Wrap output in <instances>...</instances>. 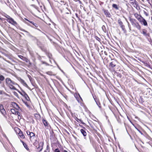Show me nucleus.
I'll use <instances>...</instances> for the list:
<instances>
[{"label": "nucleus", "mask_w": 152, "mask_h": 152, "mask_svg": "<svg viewBox=\"0 0 152 152\" xmlns=\"http://www.w3.org/2000/svg\"><path fill=\"white\" fill-rule=\"evenodd\" d=\"M0 20H3V18H2L1 17H0Z\"/></svg>", "instance_id": "49"}, {"label": "nucleus", "mask_w": 152, "mask_h": 152, "mask_svg": "<svg viewBox=\"0 0 152 152\" xmlns=\"http://www.w3.org/2000/svg\"><path fill=\"white\" fill-rule=\"evenodd\" d=\"M34 116L36 118V119L39 120L40 118V116L39 114H36L34 115Z\"/></svg>", "instance_id": "27"}, {"label": "nucleus", "mask_w": 152, "mask_h": 152, "mask_svg": "<svg viewBox=\"0 0 152 152\" xmlns=\"http://www.w3.org/2000/svg\"><path fill=\"white\" fill-rule=\"evenodd\" d=\"M112 7L113 8H114L116 10H118L119 9V8L118 7V5L115 4H113L112 5Z\"/></svg>", "instance_id": "25"}, {"label": "nucleus", "mask_w": 152, "mask_h": 152, "mask_svg": "<svg viewBox=\"0 0 152 152\" xmlns=\"http://www.w3.org/2000/svg\"><path fill=\"white\" fill-rule=\"evenodd\" d=\"M42 121L45 127H48V125H49V124L47 121H46L45 119L43 118L42 120Z\"/></svg>", "instance_id": "18"}, {"label": "nucleus", "mask_w": 152, "mask_h": 152, "mask_svg": "<svg viewBox=\"0 0 152 152\" xmlns=\"http://www.w3.org/2000/svg\"><path fill=\"white\" fill-rule=\"evenodd\" d=\"M50 148L48 145L47 146L46 148L44 151V152H50Z\"/></svg>", "instance_id": "26"}, {"label": "nucleus", "mask_w": 152, "mask_h": 152, "mask_svg": "<svg viewBox=\"0 0 152 152\" xmlns=\"http://www.w3.org/2000/svg\"><path fill=\"white\" fill-rule=\"evenodd\" d=\"M104 53L106 56H107L108 55V54L107 52L106 51H104Z\"/></svg>", "instance_id": "43"}, {"label": "nucleus", "mask_w": 152, "mask_h": 152, "mask_svg": "<svg viewBox=\"0 0 152 152\" xmlns=\"http://www.w3.org/2000/svg\"><path fill=\"white\" fill-rule=\"evenodd\" d=\"M20 142L22 143L24 148L28 151H29V149L28 147V145L27 144L25 143L23 141L21 140H20Z\"/></svg>", "instance_id": "20"}, {"label": "nucleus", "mask_w": 152, "mask_h": 152, "mask_svg": "<svg viewBox=\"0 0 152 152\" xmlns=\"http://www.w3.org/2000/svg\"><path fill=\"white\" fill-rule=\"evenodd\" d=\"M121 26L123 30L125 29V26L124 25H121Z\"/></svg>", "instance_id": "41"}, {"label": "nucleus", "mask_w": 152, "mask_h": 152, "mask_svg": "<svg viewBox=\"0 0 152 152\" xmlns=\"http://www.w3.org/2000/svg\"><path fill=\"white\" fill-rule=\"evenodd\" d=\"M117 63L118 62L116 60L113 59L112 61L110 63L109 66L111 69H114V68L116 66Z\"/></svg>", "instance_id": "7"}, {"label": "nucleus", "mask_w": 152, "mask_h": 152, "mask_svg": "<svg viewBox=\"0 0 152 152\" xmlns=\"http://www.w3.org/2000/svg\"><path fill=\"white\" fill-rule=\"evenodd\" d=\"M45 53L50 59H53V56L51 53H50L48 51H46Z\"/></svg>", "instance_id": "19"}, {"label": "nucleus", "mask_w": 152, "mask_h": 152, "mask_svg": "<svg viewBox=\"0 0 152 152\" xmlns=\"http://www.w3.org/2000/svg\"><path fill=\"white\" fill-rule=\"evenodd\" d=\"M18 56L21 59H22V60H23V61L26 58L25 57H24L23 56L20 55H18Z\"/></svg>", "instance_id": "28"}, {"label": "nucleus", "mask_w": 152, "mask_h": 152, "mask_svg": "<svg viewBox=\"0 0 152 152\" xmlns=\"http://www.w3.org/2000/svg\"><path fill=\"white\" fill-rule=\"evenodd\" d=\"M118 23L120 26L122 25H123V22H122V21L121 20H118Z\"/></svg>", "instance_id": "38"}, {"label": "nucleus", "mask_w": 152, "mask_h": 152, "mask_svg": "<svg viewBox=\"0 0 152 152\" xmlns=\"http://www.w3.org/2000/svg\"><path fill=\"white\" fill-rule=\"evenodd\" d=\"M74 0L75 1H79L80 2H81L80 0Z\"/></svg>", "instance_id": "47"}, {"label": "nucleus", "mask_w": 152, "mask_h": 152, "mask_svg": "<svg viewBox=\"0 0 152 152\" xmlns=\"http://www.w3.org/2000/svg\"><path fill=\"white\" fill-rule=\"evenodd\" d=\"M132 25L136 27L138 30H140L141 29V26L138 22H137Z\"/></svg>", "instance_id": "15"}, {"label": "nucleus", "mask_w": 152, "mask_h": 152, "mask_svg": "<svg viewBox=\"0 0 152 152\" xmlns=\"http://www.w3.org/2000/svg\"><path fill=\"white\" fill-rule=\"evenodd\" d=\"M139 22L145 26H148V23L146 20L142 17V19L139 21Z\"/></svg>", "instance_id": "14"}, {"label": "nucleus", "mask_w": 152, "mask_h": 152, "mask_svg": "<svg viewBox=\"0 0 152 152\" xmlns=\"http://www.w3.org/2000/svg\"><path fill=\"white\" fill-rule=\"evenodd\" d=\"M10 111L12 114L18 115V120H20L22 118V115L18 111L19 110H17L14 109H11Z\"/></svg>", "instance_id": "6"}, {"label": "nucleus", "mask_w": 152, "mask_h": 152, "mask_svg": "<svg viewBox=\"0 0 152 152\" xmlns=\"http://www.w3.org/2000/svg\"><path fill=\"white\" fill-rule=\"evenodd\" d=\"M24 61H25L26 63L27 64V66L28 67H29L32 65V63L31 62L30 60L27 58H26Z\"/></svg>", "instance_id": "16"}, {"label": "nucleus", "mask_w": 152, "mask_h": 152, "mask_svg": "<svg viewBox=\"0 0 152 152\" xmlns=\"http://www.w3.org/2000/svg\"><path fill=\"white\" fill-rule=\"evenodd\" d=\"M131 4L137 9H140V7L138 2L136 0H133L131 2Z\"/></svg>", "instance_id": "9"}, {"label": "nucleus", "mask_w": 152, "mask_h": 152, "mask_svg": "<svg viewBox=\"0 0 152 152\" xmlns=\"http://www.w3.org/2000/svg\"><path fill=\"white\" fill-rule=\"evenodd\" d=\"M4 16L7 18V21L9 23L15 26H16L17 25V23L9 15L6 14L4 15Z\"/></svg>", "instance_id": "2"}, {"label": "nucleus", "mask_w": 152, "mask_h": 152, "mask_svg": "<svg viewBox=\"0 0 152 152\" xmlns=\"http://www.w3.org/2000/svg\"><path fill=\"white\" fill-rule=\"evenodd\" d=\"M26 133L27 135L28 136L30 141L31 142L33 141L35 137V134L32 132H30L29 130H27L26 131Z\"/></svg>", "instance_id": "5"}, {"label": "nucleus", "mask_w": 152, "mask_h": 152, "mask_svg": "<svg viewBox=\"0 0 152 152\" xmlns=\"http://www.w3.org/2000/svg\"><path fill=\"white\" fill-rule=\"evenodd\" d=\"M44 145L43 140H41L39 142L37 145L36 146L37 150V152L41 151L43 148Z\"/></svg>", "instance_id": "3"}, {"label": "nucleus", "mask_w": 152, "mask_h": 152, "mask_svg": "<svg viewBox=\"0 0 152 152\" xmlns=\"http://www.w3.org/2000/svg\"><path fill=\"white\" fill-rule=\"evenodd\" d=\"M96 103L98 105L99 107H101V104L99 101L98 102H96Z\"/></svg>", "instance_id": "36"}, {"label": "nucleus", "mask_w": 152, "mask_h": 152, "mask_svg": "<svg viewBox=\"0 0 152 152\" xmlns=\"http://www.w3.org/2000/svg\"><path fill=\"white\" fill-rule=\"evenodd\" d=\"M4 77L3 76L1 75H0V80L1 82V81L4 80Z\"/></svg>", "instance_id": "30"}, {"label": "nucleus", "mask_w": 152, "mask_h": 152, "mask_svg": "<svg viewBox=\"0 0 152 152\" xmlns=\"http://www.w3.org/2000/svg\"><path fill=\"white\" fill-rule=\"evenodd\" d=\"M129 20L132 25L137 22L136 20L131 18H129Z\"/></svg>", "instance_id": "21"}, {"label": "nucleus", "mask_w": 152, "mask_h": 152, "mask_svg": "<svg viewBox=\"0 0 152 152\" xmlns=\"http://www.w3.org/2000/svg\"><path fill=\"white\" fill-rule=\"evenodd\" d=\"M6 84L7 86L11 89L13 90H16L15 86L17 85V84L14 81L12 80L10 78H6Z\"/></svg>", "instance_id": "1"}, {"label": "nucleus", "mask_w": 152, "mask_h": 152, "mask_svg": "<svg viewBox=\"0 0 152 152\" xmlns=\"http://www.w3.org/2000/svg\"><path fill=\"white\" fill-rule=\"evenodd\" d=\"M41 63L42 64H45V65L46 66H49V64H48V63H47V62H45V61H41Z\"/></svg>", "instance_id": "32"}, {"label": "nucleus", "mask_w": 152, "mask_h": 152, "mask_svg": "<svg viewBox=\"0 0 152 152\" xmlns=\"http://www.w3.org/2000/svg\"><path fill=\"white\" fill-rule=\"evenodd\" d=\"M18 93L22 96H26L27 94L23 90H22L21 91H18Z\"/></svg>", "instance_id": "22"}, {"label": "nucleus", "mask_w": 152, "mask_h": 152, "mask_svg": "<svg viewBox=\"0 0 152 152\" xmlns=\"http://www.w3.org/2000/svg\"><path fill=\"white\" fill-rule=\"evenodd\" d=\"M54 152H61L58 148H57L55 149Z\"/></svg>", "instance_id": "40"}, {"label": "nucleus", "mask_w": 152, "mask_h": 152, "mask_svg": "<svg viewBox=\"0 0 152 152\" xmlns=\"http://www.w3.org/2000/svg\"><path fill=\"white\" fill-rule=\"evenodd\" d=\"M0 111L1 113L4 115H5L6 114V111L4 109L2 104H0Z\"/></svg>", "instance_id": "12"}, {"label": "nucleus", "mask_w": 152, "mask_h": 152, "mask_svg": "<svg viewBox=\"0 0 152 152\" xmlns=\"http://www.w3.org/2000/svg\"><path fill=\"white\" fill-rule=\"evenodd\" d=\"M142 34L145 36L146 37H149L150 34L145 29H143L142 30Z\"/></svg>", "instance_id": "13"}, {"label": "nucleus", "mask_w": 152, "mask_h": 152, "mask_svg": "<svg viewBox=\"0 0 152 152\" xmlns=\"http://www.w3.org/2000/svg\"><path fill=\"white\" fill-rule=\"evenodd\" d=\"M102 28L103 29V31H104V32H105L106 31V29L105 26H103L102 27Z\"/></svg>", "instance_id": "39"}, {"label": "nucleus", "mask_w": 152, "mask_h": 152, "mask_svg": "<svg viewBox=\"0 0 152 152\" xmlns=\"http://www.w3.org/2000/svg\"><path fill=\"white\" fill-rule=\"evenodd\" d=\"M80 132L81 133L83 134L84 137H86L87 135V133L85 130L83 129H81Z\"/></svg>", "instance_id": "23"}, {"label": "nucleus", "mask_w": 152, "mask_h": 152, "mask_svg": "<svg viewBox=\"0 0 152 152\" xmlns=\"http://www.w3.org/2000/svg\"><path fill=\"white\" fill-rule=\"evenodd\" d=\"M49 73H51V72H47V74H49Z\"/></svg>", "instance_id": "51"}, {"label": "nucleus", "mask_w": 152, "mask_h": 152, "mask_svg": "<svg viewBox=\"0 0 152 152\" xmlns=\"http://www.w3.org/2000/svg\"><path fill=\"white\" fill-rule=\"evenodd\" d=\"M94 99L95 101L96 102H98L99 101V99L98 98H97L96 96H95V97H94Z\"/></svg>", "instance_id": "37"}, {"label": "nucleus", "mask_w": 152, "mask_h": 152, "mask_svg": "<svg viewBox=\"0 0 152 152\" xmlns=\"http://www.w3.org/2000/svg\"><path fill=\"white\" fill-rule=\"evenodd\" d=\"M28 77H29V79H30V77H31L30 76H28Z\"/></svg>", "instance_id": "52"}, {"label": "nucleus", "mask_w": 152, "mask_h": 152, "mask_svg": "<svg viewBox=\"0 0 152 152\" xmlns=\"http://www.w3.org/2000/svg\"><path fill=\"white\" fill-rule=\"evenodd\" d=\"M151 20L152 21V16L151 17Z\"/></svg>", "instance_id": "53"}, {"label": "nucleus", "mask_w": 152, "mask_h": 152, "mask_svg": "<svg viewBox=\"0 0 152 152\" xmlns=\"http://www.w3.org/2000/svg\"><path fill=\"white\" fill-rule=\"evenodd\" d=\"M128 26H129V25L128 24ZM129 26H130V25H129ZM129 29L130 30H131V27H129Z\"/></svg>", "instance_id": "50"}, {"label": "nucleus", "mask_w": 152, "mask_h": 152, "mask_svg": "<svg viewBox=\"0 0 152 152\" xmlns=\"http://www.w3.org/2000/svg\"><path fill=\"white\" fill-rule=\"evenodd\" d=\"M139 102L140 103H142L144 102L142 98L140 97V99H139Z\"/></svg>", "instance_id": "31"}, {"label": "nucleus", "mask_w": 152, "mask_h": 152, "mask_svg": "<svg viewBox=\"0 0 152 152\" xmlns=\"http://www.w3.org/2000/svg\"><path fill=\"white\" fill-rule=\"evenodd\" d=\"M144 14H145V15L146 16H148V13L146 12H144Z\"/></svg>", "instance_id": "45"}, {"label": "nucleus", "mask_w": 152, "mask_h": 152, "mask_svg": "<svg viewBox=\"0 0 152 152\" xmlns=\"http://www.w3.org/2000/svg\"><path fill=\"white\" fill-rule=\"evenodd\" d=\"M12 105L13 107L16 110L19 111L21 110V109L19 107L18 105L15 102H12Z\"/></svg>", "instance_id": "11"}, {"label": "nucleus", "mask_w": 152, "mask_h": 152, "mask_svg": "<svg viewBox=\"0 0 152 152\" xmlns=\"http://www.w3.org/2000/svg\"><path fill=\"white\" fill-rule=\"evenodd\" d=\"M63 152H68L66 150H64L63 151Z\"/></svg>", "instance_id": "48"}, {"label": "nucleus", "mask_w": 152, "mask_h": 152, "mask_svg": "<svg viewBox=\"0 0 152 152\" xmlns=\"http://www.w3.org/2000/svg\"><path fill=\"white\" fill-rule=\"evenodd\" d=\"M134 15L135 18L139 21L142 17L141 15H139L138 13H135L134 14Z\"/></svg>", "instance_id": "17"}, {"label": "nucleus", "mask_w": 152, "mask_h": 152, "mask_svg": "<svg viewBox=\"0 0 152 152\" xmlns=\"http://www.w3.org/2000/svg\"><path fill=\"white\" fill-rule=\"evenodd\" d=\"M95 38L98 41L100 42L101 39L99 38L97 36H95Z\"/></svg>", "instance_id": "33"}, {"label": "nucleus", "mask_w": 152, "mask_h": 152, "mask_svg": "<svg viewBox=\"0 0 152 152\" xmlns=\"http://www.w3.org/2000/svg\"><path fill=\"white\" fill-rule=\"evenodd\" d=\"M75 120L78 122H80L82 124H85V123L83 122V121L81 119H79L78 118H77L76 117L75 118Z\"/></svg>", "instance_id": "24"}, {"label": "nucleus", "mask_w": 152, "mask_h": 152, "mask_svg": "<svg viewBox=\"0 0 152 152\" xmlns=\"http://www.w3.org/2000/svg\"><path fill=\"white\" fill-rule=\"evenodd\" d=\"M23 97H24V98L27 101H30V98L29 97L28 95L27 94H26V96H24Z\"/></svg>", "instance_id": "29"}, {"label": "nucleus", "mask_w": 152, "mask_h": 152, "mask_svg": "<svg viewBox=\"0 0 152 152\" xmlns=\"http://www.w3.org/2000/svg\"><path fill=\"white\" fill-rule=\"evenodd\" d=\"M33 25L35 27H38V25L36 23H34V24Z\"/></svg>", "instance_id": "42"}, {"label": "nucleus", "mask_w": 152, "mask_h": 152, "mask_svg": "<svg viewBox=\"0 0 152 152\" xmlns=\"http://www.w3.org/2000/svg\"><path fill=\"white\" fill-rule=\"evenodd\" d=\"M22 82L24 83V85L27 86L26 83L23 80Z\"/></svg>", "instance_id": "44"}, {"label": "nucleus", "mask_w": 152, "mask_h": 152, "mask_svg": "<svg viewBox=\"0 0 152 152\" xmlns=\"http://www.w3.org/2000/svg\"><path fill=\"white\" fill-rule=\"evenodd\" d=\"M102 10L107 17L110 18L111 16L108 10L103 9Z\"/></svg>", "instance_id": "10"}, {"label": "nucleus", "mask_w": 152, "mask_h": 152, "mask_svg": "<svg viewBox=\"0 0 152 152\" xmlns=\"http://www.w3.org/2000/svg\"><path fill=\"white\" fill-rule=\"evenodd\" d=\"M75 15L77 18H79L78 15L77 13L75 14Z\"/></svg>", "instance_id": "46"}, {"label": "nucleus", "mask_w": 152, "mask_h": 152, "mask_svg": "<svg viewBox=\"0 0 152 152\" xmlns=\"http://www.w3.org/2000/svg\"><path fill=\"white\" fill-rule=\"evenodd\" d=\"M74 95L78 102L81 103L83 102V99L79 93H75Z\"/></svg>", "instance_id": "8"}, {"label": "nucleus", "mask_w": 152, "mask_h": 152, "mask_svg": "<svg viewBox=\"0 0 152 152\" xmlns=\"http://www.w3.org/2000/svg\"><path fill=\"white\" fill-rule=\"evenodd\" d=\"M15 130L16 131V133L18 134L19 138L21 139L25 138V135L23 134V132L19 128L16 127L15 128Z\"/></svg>", "instance_id": "4"}, {"label": "nucleus", "mask_w": 152, "mask_h": 152, "mask_svg": "<svg viewBox=\"0 0 152 152\" xmlns=\"http://www.w3.org/2000/svg\"><path fill=\"white\" fill-rule=\"evenodd\" d=\"M24 103L27 107H28V108L30 107V105L27 102H24Z\"/></svg>", "instance_id": "34"}, {"label": "nucleus", "mask_w": 152, "mask_h": 152, "mask_svg": "<svg viewBox=\"0 0 152 152\" xmlns=\"http://www.w3.org/2000/svg\"><path fill=\"white\" fill-rule=\"evenodd\" d=\"M25 20H26V21H27L29 22L30 23L32 24L33 25L34 24V23L33 22L31 21H30L26 18H25Z\"/></svg>", "instance_id": "35"}]
</instances>
